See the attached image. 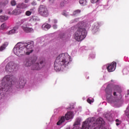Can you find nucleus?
<instances>
[{"label": "nucleus", "mask_w": 129, "mask_h": 129, "mask_svg": "<svg viewBox=\"0 0 129 129\" xmlns=\"http://www.w3.org/2000/svg\"><path fill=\"white\" fill-rule=\"evenodd\" d=\"M13 52L18 57L24 55H30L34 52V41L18 43L13 48Z\"/></svg>", "instance_id": "f257e3e1"}, {"label": "nucleus", "mask_w": 129, "mask_h": 129, "mask_svg": "<svg viewBox=\"0 0 129 129\" xmlns=\"http://www.w3.org/2000/svg\"><path fill=\"white\" fill-rule=\"evenodd\" d=\"M72 61L70 59V56L67 53L59 54L54 61V68L56 72L60 71L61 69H64L68 66L69 62Z\"/></svg>", "instance_id": "f03ea898"}, {"label": "nucleus", "mask_w": 129, "mask_h": 129, "mask_svg": "<svg viewBox=\"0 0 129 129\" xmlns=\"http://www.w3.org/2000/svg\"><path fill=\"white\" fill-rule=\"evenodd\" d=\"M37 59L38 57L36 56L26 58L24 62V64L26 67H30L31 66V70H41L46 66V60L42 59L38 62H36Z\"/></svg>", "instance_id": "7ed1b4c3"}, {"label": "nucleus", "mask_w": 129, "mask_h": 129, "mask_svg": "<svg viewBox=\"0 0 129 129\" xmlns=\"http://www.w3.org/2000/svg\"><path fill=\"white\" fill-rule=\"evenodd\" d=\"M85 27H86L85 22H79L76 26H74L71 28V29L73 30V31H75L76 28H78L74 34V38L76 41H78V42L82 41V40H84L86 37L87 32L86 31Z\"/></svg>", "instance_id": "20e7f679"}, {"label": "nucleus", "mask_w": 129, "mask_h": 129, "mask_svg": "<svg viewBox=\"0 0 129 129\" xmlns=\"http://www.w3.org/2000/svg\"><path fill=\"white\" fill-rule=\"evenodd\" d=\"M13 76H6L2 81V87H0V100L4 99L5 97V91L8 92L11 90V86L13 83L12 80H14Z\"/></svg>", "instance_id": "39448f33"}, {"label": "nucleus", "mask_w": 129, "mask_h": 129, "mask_svg": "<svg viewBox=\"0 0 129 129\" xmlns=\"http://www.w3.org/2000/svg\"><path fill=\"white\" fill-rule=\"evenodd\" d=\"M7 76H13L14 78V79L12 81V84L11 86V89L12 88V85H15L17 88H24V86H25V84H26L24 78H20L18 81L16 82V78L13 75H7Z\"/></svg>", "instance_id": "423d86ee"}, {"label": "nucleus", "mask_w": 129, "mask_h": 129, "mask_svg": "<svg viewBox=\"0 0 129 129\" xmlns=\"http://www.w3.org/2000/svg\"><path fill=\"white\" fill-rule=\"evenodd\" d=\"M19 67V64L18 63H16L13 61H10L8 62L6 67L5 69L7 72H13L15 69H17Z\"/></svg>", "instance_id": "0eeeda50"}, {"label": "nucleus", "mask_w": 129, "mask_h": 129, "mask_svg": "<svg viewBox=\"0 0 129 129\" xmlns=\"http://www.w3.org/2000/svg\"><path fill=\"white\" fill-rule=\"evenodd\" d=\"M38 13L42 17H46L49 16V12L47 7L44 5H40L38 8Z\"/></svg>", "instance_id": "6e6552de"}, {"label": "nucleus", "mask_w": 129, "mask_h": 129, "mask_svg": "<svg viewBox=\"0 0 129 129\" xmlns=\"http://www.w3.org/2000/svg\"><path fill=\"white\" fill-rule=\"evenodd\" d=\"M107 101L109 103L116 102V104H118V103H120V100H115V98L113 96H107Z\"/></svg>", "instance_id": "1a4fd4ad"}, {"label": "nucleus", "mask_w": 129, "mask_h": 129, "mask_svg": "<svg viewBox=\"0 0 129 129\" xmlns=\"http://www.w3.org/2000/svg\"><path fill=\"white\" fill-rule=\"evenodd\" d=\"M116 65V62H113L112 63L107 65V69L108 72H113L115 70V67Z\"/></svg>", "instance_id": "9d476101"}, {"label": "nucleus", "mask_w": 129, "mask_h": 129, "mask_svg": "<svg viewBox=\"0 0 129 129\" xmlns=\"http://www.w3.org/2000/svg\"><path fill=\"white\" fill-rule=\"evenodd\" d=\"M22 29L26 33H33L34 32V29L32 28H29L27 27L26 25H23L21 27Z\"/></svg>", "instance_id": "9b49d317"}, {"label": "nucleus", "mask_w": 129, "mask_h": 129, "mask_svg": "<svg viewBox=\"0 0 129 129\" xmlns=\"http://www.w3.org/2000/svg\"><path fill=\"white\" fill-rule=\"evenodd\" d=\"M73 116V112H68L65 115V118L67 120H69V119H72Z\"/></svg>", "instance_id": "f8f14e48"}, {"label": "nucleus", "mask_w": 129, "mask_h": 129, "mask_svg": "<svg viewBox=\"0 0 129 129\" xmlns=\"http://www.w3.org/2000/svg\"><path fill=\"white\" fill-rule=\"evenodd\" d=\"M22 14V10L19 8H16L12 11V14L15 16H19V15H21Z\"/></svg>", "instance_id": "ddd939ff"}, {"label": "nucleus", "mask_w": 129, "mask_h": 129, "mask_svg": "<svg viewBox=\"0 0 129 129\" xmlns=\"http://www.w3.org/2000/svg\"><path fill=\"white\" fill-rule=\"evenodd\" d=\"M39 21H40V18L36 16H33L30 17V19L29 20L30 23H35V22H39Z\"/></svg>", "instance_id": "4468645a"}, {"label": "nucleus", "mask_w": 129, "mask_h": 129, "mask_svg": "<svg viewBox=\"0 0 129 129\" xmlns=\"http://www.w3.org/2000/svg\"><path fill=\"white\" fill-rule=\"evenodd\" d=\"M105 118L108 120V121H113V117L111 113H106L105 115Z\"/></svg>", "instance_id": "2eb2a0df"}, {"label": "nucleus", "mask_w": 129, "mask_h": 129, "mask_svg": "<svg viewBox=\"0 0 129 129\" xmlns=\"http://www.w3.org/2000/svg\"><path fill=\"white\" fill-rule=\"evenodd\" d=\"M19 29L18 25H16L13 29L9 31V32L7 33L8 35H12L13 34H15V33H17V30Z\"/></svg>", "instance_id": "dca6fc26"}, {"label": "nucleus", "mask_w": 129, "mask_h": 129, "mask_svg": "<svg viewBox=\"0 0 129 129\" xmlns=\"http://www.w3.org/2000/svg\"><path fill=\"white\" fill-rule=\"evenodd\" d=\"M17 8L20 9V10H21V9H27V8H28V5L24 3H21L17 5Z\"/></svg>", "instance_id": "f3484780"}, {"label": "nucleus", "mask_w": 129, "mask_h": 129, "mask_svg": "<svg viewBox=\"0 0 129 129\" xmlns=\"http://www.w3.org/2000/svg\"><path fill=\"white\" fill-rule=\"evenodd\" d=\"M42 28L43 30H44L45 31H47V30H49V29L51 28V25L48 23H45L42 25Z\"/></svg>", "instance_id": "a211bd4d"}, {"label": "nucleus", "mask_w": 129, "mask_h": 129, "mask_svg": "<svg viewBox=\"0 0 129 129\" xmlns=\"http://www.w3.org/2000/svg\"><path fill=\"white\" fill-rule=\"evenodd\" d=\"M106 93L107 94V96H112V90L109 89L108 88H106L105 89Z\"/></svg>", "instance_id": "6ab92c4d"}, {"label": "nucleus", "mask_w": 129, "mask_h": 129, "mask_svg": "<svg viewBox=\"0 0 129 129\" xmlns=\"http://www.w3.org/2000/svg\"><path fill=\"white\" fill-rule=\"evenodd\" d=\"M9 19V17L8 16H0V21L1 22H5V21H7Z\"/></svg>", "instance_id": "aec40b11"}, {"label": "nucleus", "mask_w": 129, "mask_h": 129, "mask_svg": "<svg viewBox=\"0 0 129 129\" xmlns=\"http://www.w3.org/2000/svg\"><path fill=\"white\" fill-rule=\"evenodd\" d=\"M8 45H9V43L8 42H5L4 44H3V45L0 47V51H4Z\"/></svg>", "instance_id": "412c9836"}, {"label": "nucleus", "mask_w": 129, "mask_h": 129, "mask_svg": "<svg viewBox=\"0 0 129 129\" xmlns=\"http://www.w3.org/2000/svg\"><path fill=\"white\" fill-rule=\"evenodd\" d=\"M65 121V117L62 116L61 117L60 119L57 122V125H60L61 123L62 122H64Z\"/></svg>", "instance_id": "4be33fe9"}, {"label": "nucleus", "mask_w": 129, "mask_h": 129, "mask_svg": "<svg viewBox=\"0 0 129 129\" xmlns=\"http://www.w3.org/2000/svg\"><path fill=\"white\" fill-rule=\"evenodd\" d=\"M81 122V119L77 118L76 121L74 123V126H75L76 125H79V124H80Z\"/></svg>", "instance_id": "5701e85b"}, {"label": "nucleus", "mask_w": 129, "mask_h": 129, "mask_svg": "<svg viewBox=\"0 0 129 129\" xmlns=\"http://www.w3.org/2000/svg\"><path fill=\"white\" fill-rule=\"evenodd\" d=\"M118 89H119V88L117 86H115L114 88V89L113 90V95L114 96H117L116 92L118 91Z\"/></svg>", "instance_id": "b1692460"}, {"label": "nucleus", "mask_w": 129, "mask_h": 129, "mask_svg": "<svg viewBox=\"0 0 129 129\" xmlns=\"http://www.w3.org/2000/svg\"><path fill=\"white\" fill-rule=\"evenodd\" d=\"M81 13V10H77L74 11L72 16H77V15H79Z\"/></svg>", "instance_id": "393cba45"}, {"label": "nucleus", "mask_w": 129, "mask_h": 129, "mask_svg": "<svg viewBox=\"0 0 129 129\" xmlns=\"http://www.w3.org/2000/svg\"><path fill=\"white\" fill-rule=\"evenodd\" d=\"M28 19H23L22 20H21V21H20L19 22L18 26L19 27V26H21V25H22V24H24V23H25V22H27Z\"/></svg>", "instance_id": "a878e982"}, {"label": "nucleus", "mask_w": 129, "mask_h": 129, "mask_svg": "<svg viewBox=\"0 0 129 129\" xmlns=\"http://www.w3.org/2000/svg\"><path fill=\"white\" fill-rule=\"evenodd\" d=\"M10 4L12 7H15L17 6V2H16L15 0H12L10 2Z\"/></svg>", "instance_id": "bb28decb"}, {"label": "nucleus", "mask_w": 129, "mask_h": 129, "mask_svg": "<svg viewBox=\"0 0 129 129\" xmlns=\"http://www.w3.org/2000/svg\"><path fill=\"white\" fill-rule=\"evenodd\" d=\"M79 3L82 6H85L86 5V0H80Z\"/></svg>", "instance_id": "cd10ccee"}, {"label": "nucleus", "mask_w": 129, "mask_h": 129, "mask_svg": "<svg viewBox=\"0 0 129 129\" xmlns=\"http://www.w3.org/2000/svg\"><path fill=\"white\" fill-rule=\"evenodd\" d=\"M100 1L101 0H91V3H92V4H97V5H98V4H99L100 3Z\"/></svg>", "instance_id": "c85d7f7f"}, {"label": "nucleus", "mask_w": 129, "mask_h": 129, "mask_svg": "<svg viewBox=\"0 0 129 129\" xmlns=\"http://www.w3.org/2000/svg\"><path fill=\"white\" fill-rule=\"evenodd\" d=\"M1 29L2 30H5V29H8V26H7V24L6 23H3L1 25Z\"/></svg>", "instance_id": "c756f323"}, {"label": "nucleus", "mask_w": 129, "mask_h": 129, "mask_svg": "<svg viewBox=\"0 0 129 129\" xmlns=\"http://www.w3.org/2000/svg\"><path fill=\"white\" fill-rule=\"evenodd\" d=\"M25 15L26 16H31V15H32V12L30 11H27L26 12Z\"/></svg>", "instance_id": "7c9ffc66"}, {"label": "nucleus", "mask_w": 129, "mask_h": 129, "mask_svg": "<svg viewBox=\"0 0 129 129\" xmlns=\"http://www.w3.org/2000/svg\"><path fill=\"white\" fill-rule=\"evenodd\" d=\"M12 11H13V9H9L7 11V13L9 15H13V11L12 12Z\"/></svg>", "instance_id": "2f4dec72"}, {"label": "nucleus", "mask_w": 129, "mask_h": 129, "mask_svg": "<svg viewBox=\"0 0 129 129\" xmlns=\"http://www.w3.org/2000/svg\"><path fill=\"white\" fill-rule=\"evenodd\" d=\"M59 37L61 39H64L65 38V34L61 33L60 34Z\"/></svg>", "instance_id": "473e14b6"}, {"label": "nucleus", "mask_w": 129, "mask_h": 129, "mask_svg": "<svg viewBox=\"0 0 129 129\" xmlns=\"http://www.w3.org/2000/svg\"><path fill=\"white\" fill-rule=\"evenodd\" d=\"M52 22H53L54 24H57V23H58V21L56 19H53L52 20Z\"/></svg>", "instance_id": "72a5a7b5"}, {"label": "nucleus", "mask_w": 129, "mask_h": 129, "mask_svg": "<svg viewBox=\"0 0 129 129\" xmlns=\"http://www.w3.org/2000/svg\"><path fill=\"white\" fill-rule=\"evenodd\" d=\"M73 129H83V128L82 126V128L80 127H79L78 126H74Z\"/></svg>", "instance_id": "f704fd0d"}, {"label": "nucleus", "mask_w": 129, "mask_h": 129, "mask_svg": "<svg viewBox=\"0 0 129 129\" xmlns=\"http://www.w3.org/2000/svg\"><path fill=\"white\" fill-rule=\"evenodd\" d=\"M52 28H53V29H57V25H56V24L53 25L52 26Z\"/></svg>", "instance_id": "c9c22d12"}, {"label": "nucleus", "mask_w": 129, "mask_h": 129, "mask_svg": "<svg viewBox=\"0 0 129 129\" xmlns=\"http://www.w3.org/2000/svg\"><path fill=\"white\" fill-rule=\"evenodd\" d=\"M87 101H88V103H91L92 102L91 100H90V99H89V98L87 99Z\"/></svg>", "instance_id": "e433bc0d"}, {"label": "nucleus", "mask_w": 129, "mask_h": 129, "mask_svg": "<svg viewBox=\"0 0 129 129\" xmlns=\"http://www.w3.org/2000/svg\"><path fill=\"white\" fill-rule=\"evenodd\" d=\"M91 58L93 59V58H95V54H91Z\"/></svg>", "instance_id": "4c0bfd02"}, {"label": "nucleus", "mask_w": 129, "mask_h": 129, "mask_svg": "<svg viewBox=\"0 0 129 129\" xmlns=\"http://www.w3.org/2000/svg\"><path fill=\"white\" fill-rule=\"evenodd\" d=\"M75 22H76V19H75L74 20H72L71 23V24H73V23H75Z\"/></svg>", "instance_id": "58836bf2"}, {"label": "nucleus", "mask_w": 129, "mask_h": 129, "mask_svg": "<svg viewBox=\"0 0 129 129\" xmlns=\"http://www.w3.org/2000/svg\"><path fill=\"white\" fill-rule=\"evenodd\" d=\"M24 3H25V4H28V3H29V0H25Z\"/></svg>", "instance_id": "ea45409f"}, {"label": "nucleus", "mask_w": 129, "mask_h": 129, "mask_svg": "<svg viewBox=\"0 0 129 129\" xmlns=\"http://www.w3.org/2000/svg\"><path fill=\"white\" fill-rule=\"evenodd\" d=\"M129 95V90L127 91V95H126V97H127Z\"/></svg>", "instance_id": "a19ab883"}, {"label": "nucleus", "mask_w": 129, "mask_h": 129, "mask_svg": "<svg viewBox=\"0 0 129 129\" xmlns=\"http://www.w3.org/2000/svg\"><path fill=\"white\" fill-rule=\"evenodd\" d=\"M63 16H64L65 17H68V15L66 13H64L63 14Z\"/></svg>", "instance_id": "79ce46f5"}, {"label": "nucleus", "mask_w": 129, "mask_h": 129, "mask_svg": "<svg viewBox=\"0 0 129 129\" xmlns=\"http://www.w3.org/2000/svg\"><path fill=\"white\" fill-rule=\"evenodd\" d=\"M126 115H127V117L129 118V112L128 113H126Z\"/></svg>", "instance_id": "37998d69"}, {"label": "nucleus", "mask_w": 129, "mask_h": 129, "mask_svg": "<svg viewBox=\"0 0 129 129\" xmlns=\"http://www.w3.org/2000/svg\"><path fill=\"white\" fill-rule=\"evenodd\" d=\"M115 121H116V122H118V121H119V120L118 119H116L115 120Z\"/></svg>", "instance_id": "c03bdc74"}, {"label": "nucleus", "mask_w": 129, "mask_h": 129, "mask_svg": "<svg viewBox=\"0 0 129 129\" xmlns=\"http://www.w3.org/2000/svg\"><path fill=\"white\" fill-rule=\"evenodd\" d=\"M1 13H3V10H2V9L0 10V14H1Z\"/></svg>", "instance_id": "a18cd8bd"}, {"label": "nucleus", "mask_w": 129, "mask_h": 129, "mask_svg": "<svg viewBox=\"0 0 129 129\" xmlns=\"http://www.w3.org/2000/svg\"><path fill=\"white\" fill-rule=\"evenodd\" d=\"M127 110H128V106L126 108V111H127Z\"/></svg>", "instance_id": "49530a36"}, {"label": "nucleus", "mask_w": 129, "mask_h": 129, "mask_svg": "<svg viewBox=\"0 0 129 129\" xmlns=\"http://www.w3.org/2000/svg\"><path fill=\"white\" fill-rule=\"evenodd\" d=\"M116 125H119V123H116Z\"/></svg>", "instance_id": "de8ad7c7"}, {"label": "nucleus", "mask_w": 129, "mask_h": 129, "mask_svg": "<svg viewBox=\"0 0 129 129\" xmlns=\"http://www.w3.org/2000/svg\"><path fill=\"white\" fill-rule=\"evenodd\" d=\"M48 22H51V20L50 19H48Z\"/></svg>", "instance_id": "09e8293b"}, {"label": "nucleus", "mask_w": 129, "mask_h": 129, "mask_svg": "<svg viewBox=\"0 0 129 129\" xmlns=\"http://www.w3.org/2000/svg\"><path fill=\"white\" fill-rule=\"evenodd\" d=\"M94 31H95V29H93L92 30V32H94Z\"/></svg>", "instance_id": "8fccbe9b"}, {"label": "nucleus", "mask_w": 129, "mask_h": 129, "mask_svg": "<svg viewBox=\"0 0 129 129\" xmlns=\"http://www.w3.org/2000/svg\"><path fill=\"white\" fill-rule=\"evenodd\" d=\"M33 4H34V2H32V5H33Z\"/></svg>", "instance_id": "3c124183"}, {"label": "nucleus", "mask_w": 129, "mask_h": 129, "mask_svg": "<svg viewBox=\"0 0 129 129\" xmlns=\"http://www.w3.org/2000/svg\"><path fill=\"white\" fill-rule=\"evenodd\" d=\"M7 4H8L9 3V1H7Z\"/></svg>", "instance_id": "603ef678"}, {"label": "nucleus", "mask_w": 129, "mask_h": 129, "mask_svg": "<svg viewBox=\"0 0 129 129\" xmlns=\"http://www.w3.org/2000/svg\"><path fill=\"white\" fill-rule=\"evenodd\" d=\"M98 30H96V32H97Z\"/></svg>", "instance_id": "864d4df0"}]
</instances>
